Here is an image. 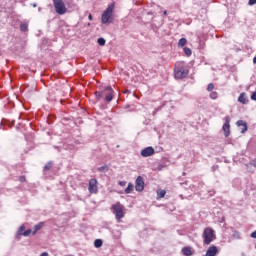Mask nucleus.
I'll return each instance as SVG.
<instances>
[{"instance_id": "1", "label": "nucleus", "mask_w": 256, "mask_h": 256, "mask_svg": "<svg viewBox=\"0 0 256 256\" xmlns=\"http://www.w3.org/2000/svg\"><path fill=\"white\" fill-rule=\"evenodd\" d=\"M189 75V66L187 63L180 61L176 62L174 66V77L175 79H185Z\"/></svg>"}, {"instance_id": "24", "label": "nucleus", "mask_w": 256, "mask_h": 256, "mask_svg": "<svg viewBox=\"0 0 256 256\" xmlns=\"http://www.w3.org/2000/svg\"><path fill=\"white\" fill-rule=\"evenodd\" d=\"M51 167H53V162H48V163L44 166V171H49V169H51Z\"/></svg>"}, {"instance_id": "2", "label": "nucleus", "mask_w": 256, "mask_h": 256, "mask_svg": "<svg viewBox=\"0 0 256 256\" xmlns=\"http://www.w3.org/2000/svg\"><path fill=\"white\" fill-rule=\"evenodd\" d=\"M113 9H115V4H111L108 8L102 13V23H113Z\"/></svg>"}, {"instance_id": "30", "label": "nucleus", "mask_w": 256, "mask_h": 256, "mask_svg": "<svg viewBox=\"0 0 256 256\" xmlns=\"http://www.w3.org/2000/svg\"><path fill=\"white\" fill-rule=\"evenodd\" d=\"M250 237L252 239H256V230L250 234Z\"/></svg>"}, {"instance_id": "23", "label": "nucleus", "mask_w": 256, "mask_h": 256, "mask_svg": "<svg viewBox=\"0 0 256 256\" xmlns=\"http://www.w3.org/2000/svg\"><path fill=\"white\" fill-rule=\"evenodd\" d=\"M97 43H98V45L103 47L105 45L106 41L104 38H98Z\"/></svg>"}, {"instance_id": "8", "label": "nucleus", "mask_w": 256, "mask_h": 256, "mask_svg": "<svg viewBox=\"0 0 256 256\" xmlns=\"http://www.w3.org/2000/svg\"><path fill=\"white\" fill-rule=\"evenodd\" d=\"M113 93H115V91H113L111 86H108L104 89L105 100L107 103H111V101H113Z\"/></svg>"}, {"instance_id": "26", "label": "nucleus", "mask_w": 256, "mask_h": 256, "mask_svg": "<svg viewBox=\"0 0 256 256\" xmlns=\"http://www.w3.org/2000/svg\"><path fill=\"white\" fill-rule=\"evenodd\" d=\"M217 97H219V94L217 92H211L210 93V99H217Z\"/></svg>"}, {"instance_id": "22", "label": "nucleus", "mask_w": 256, "mask_h": 256, "mask_svg": "<svg viewBox=\"0 0 256 256\" xmlns=\"http://www.w3.org/2000/svg\"><path fill=\"white\" fill-rule=\"evenodd\" d=\"M165 194H166L165 190H158L157 191V195L160 199H163V197H165Z\"/></svg>"}, {"instance_id": "21", "label": "nucleus", "mask_w": 256, "mask_h": 256, "mask_svg": "<svg viewBox=\"0 0 256 256\" xmlns=\"http://www.w3.org/2000/svg\"><path fill=\"white\" fill-rule=\"evenodd\" d=\"M28 27H29V25L27 23H22L20 25V31L25 32V31H27Z\"/></svg>"}, {"instance_id": "39", "label": "nucleus", "mask_w": 256, "mask_h": 256, "mask_svg": "<svg viewBox=\"0 0 256 256\" xmlns=\"http://www.w3.org/2000/svg\"><path fill=\"white\" fill-rule=\"evenodd\" d=\"M33 7H37V4H33Z\"/></svg>"}, {"instance_id": "10", "label": "nucleus", "mask_w": 256, "mask_h": 256, "mask_svg": "<svg viewBox=\"0 0 256 256\" xmlns=\"http://www.w3.org/2000/svg\"><path fill=\"white\" fill-rule=\"evenodd\" d=\"M142 157H151V155H155V149L153 147L148 146L141 150Z\"/></svg>"}, {"instance_id": "16", "label": "nucleus", "mask_w": 256, "mask_h": 256, "mask_svg": "<svg viewBox=\"0 0 256 256\" xmlns=\"http://www.w3.org/2000/svg\"><path fill=\"white\" fill-rule=\"evenodd\" d=\"M94 247H96V249H99V247H103V240L101 239H96L94 241Z\"/></svg>"}, {"instance_id": "18", "label": "nucleus", "mask_w": 256, "mask_h": 256, "mask_svg": "<svg viewBox=\"0 0 256 256\" xmlns=\"http://www.w3.org/2000/svg\"><path fill=\"white\" fill-rule=\"evenodd\" d=\"M25 233V225H22L18 231H17V237H20V235H23Z\"/></svg>"}, {"instance_id": "37", "label": "nucleus", "mask_w": 256, "mask_h": 256, "mask_svg": "<svg viewBox=\"0 0 256 256\" xmlns=\"http://www.w3.org/2000/svg\"><path fill=\"white\" fill-rule=\"evenodd\" d=\"M252 165H253V167H255V168H256V159H255V160H253Z\"/></svg>"}, {"instance_id": "4", "label": "nucleus", "mask_w": 256, "mask_h": 256, "mask_svg": "<svg viewBox=\"0 0 256 256\" xmlns=\"http://www.w3.org/2000/svg\"><path fill=\"white\" fill-rule=\"evenodd\" d=\"M124 207L121 203H116L112 206V213L115 215L116 219L121 221L125 217V212L123 211Z\"/></svg>"}, {"instance_id": "31", "label": "nucleus", "mask_w": 256, "mask_h": 256, "mask_svg": "<svg viewBox=\"0 0 256 256\" xmlns=\"http://www.w3.org/2000/svg\"><path fill=\"white\" fill-rule=\"evenodd\" d=\"M248 4H249V5H256V0H249V1H248Z\"/></svg>"}, {"instance_id": "5", "label": "nucleus", "mask_w": 256, "mask_h": 256, "mask_svg": "<svg viewBox=\"0 0 256 256\" xmlns=\"http://www.w3.org/2000/svg\"><path fill=\"white\" fill-rule=\"evenodd\" d=\"M54 9L58 15H65L67 13V7H65V2L63 0H53Z\"/></svg>"}, {"instance_id": "27", "label": "nucleus", "mask_w": 256, "mask_h": 256, "mask_svg": "<svg viewBox=\"0 0 256 256\" xmlns=\"http://www.w3.org/2000/svg\"><path fill=\"white\" fill-rule=\"evenodd\" d=\"M95 95H96V99H101V97H103V95H105V94L103 91V92H96Z\"/></svg>"}, {"instance_id": "38", "label": "nucleus", "mask_w": 256, "mask_h": 256, "mask_svg": "<svg viewBox=\"0 0 256 256\" xmlns=\"http://www.w3.org/2000/svg\"><path fill=\"white\" fill-rule=\"evenodd\" d=\"M163 14H164V15H167V10H165V11L163 12Z\"/></svg>"}, {"instance_id": "15", "label": "nucleus", "mask_w": 256, "mask_h": 256, "mask_svg": "<svg viewBox=\"0 0 256 256\" xmlns=\"http://www.w3.org/2000/svg\"><path fill=\"white\" fill-rule=\"evenodd\" d=\"M133 189H135V186L132 183H129L127 188L125 189L126 195H129L130 193H133Z\"/></svg>"}, {"instance_id": "11", "label": "nucleus", "mask_w": 256, "mask_h": 256, "mask_svg": "<svg viewBox=\"0 0 256 256\" xmlns=\"http://www.w3.org/2000/svg\"><path fill=\"white\" fill-rule=\"evenodd\" d=\"M238 103H241L242 105H247L249 103V99H247V94L242 92L238 97Z\"/></svg>"}, {"instance_id": "36", "label": "nucleus", "mask_w": 256, "mask_h": 256, "mask_svg": "<svg viewBox=\"0 0 256 256\" xmlns=\"http://www.w3.org/2000/svg\"><path fill=\"white\" fill-rule=\"evenodd\" d=\"M20 181H21V182L25 181V176H21V177H20Z\"/></svg>"}, {"instance_id": "32", "label": "nucleus", "mask_w": 256, "mask_h": 256, "mask_svg": "<svg viewBox=\"0 0 256 256\" xmlns=\"http://www.w3.org/2000/svg\"><path fill=\"white\" fill-rule=\"evenodd\" d=\"M252 101H256V91L251 95Z\"/></svg>"}, {"instance_id": "20", "label": "nucleus", "mask_w": 256, "mask_h": 256, "mask_svg": "<svg viewBox=\"0 0 256 256\" xmlns=\"http://www.w3.org/2000/svg\"><path fill=\"white\" fill-rule=\"evenodd\" d=\"M183 51H184L186 57H191L192 51L190 50V48L184 47Z\"/></svg>"}, {"instance_id": "7", "label": "nucleus", "mask_w": 256, "mask_h": 256, "mask_svg": "<svg viewBox=\"0 0 256 256\" xmlns=\"http://www.w3.org/2000/svg\"><path fill=\"white\" fill-rule=\"evenodd\" d=\"M97 183H98L97 179H95V178L90 179L89 186H88L89 193L95 194V193H97V191H99Z\"/></svg>"}, {"instance_id": "34", "label": "nucleus", "mask_w": 256, "mask_h": 256, "mask_svg": "<svg viewBox=\"0 0 256 256\" xmlns=\"http://www.w3.org/2000/svg\"><path fill=\"white\" fill-rule=\"evenodd\" d=\"M88 19H89V21H93V16L91 14H89Z\"/></svg>"}, {"instance_id": "12", "label": "nucleus", "mask_w": 256, "mask_h": 256, "mask_svg": "<svg viewBox=\"0 0 256 256\" xmlns=\"http://www.w3.org/2000/svg\"><path fill=\"white\" fill-rule=\"evenodd\" d=\"M237 127H242L241 128V133H245L247 131V122L243 120H238L236 122Z\"/></svg>"}, {"instance_id": "14", "label": "nucleus", "mask_w": 256, "mask_h": 256, "mask_svg": "<svg viewBox=\"0 0 256 256\" xmlns=\"http://www.w3.org/2000/svg\"><path fill=\"white\" fill-rule=\"evenodd\" d=\"M182 254L184 256H191V255H193V251L191 250V247H189V246L183 247L182 248Z\"/></svg>"}, {"instance_id": "6", "label": "nucleus", "mask_w": 256, "mask_h": 256, "mask_svg": "<svg viewBox=\"0 0 256 256\" xmlns=\"http://www.w3.org/2000/svg\"><path fill=\"white\" fill-rule=\"evenodd\" d=\"M224 120H225V123L223 124L222 129L224 131L225 137H229L231 135V125H230L231 118L229 116H226Z\"/></svg>"}, {"instance_id": "17", "label": "nucleus", "mask_w": 256, "mask_h": 256, "mask_svg": "<svg viewBox=\"0 0 256 256\" xmlns=\"http://www.w3.org/2000/svg\"><path fill=\"white\" fill-rule=\"evenodd\" d=\"M185 45H187V39L186 38H181L178 41V47H185Z\"/></svg>"}, {"instance_id": "13", "label": "nucleus", "mask_w": 256, "mask_h": 256, "mask_svg": "<svg viewBox=\"0 0 256 256\" xmlns=\"http://www.w3.org/2000/svg\"><path fill=\"white\" fill-rule=\"evenodd\" d=\"M218 250L216 248V246H210L208 248V250L206 251V255L205 256H215L217 255Z\"/></svg>"}, {"instance_id": "29", "label": "nucleus", "mask_w": 256, "mask_h": 256, "mask_svg": "<svg viewBox=\"0 0 256 256\" xmlns=\"http://www.w3.org/2000/svg\"><path fill=\"white\" fill-rule=\"evenodd\" d=\"M120 187H125L127 185L126 181H120L119 182Z\"/></svg>"}, {"instance_id": "35", "label": "nucleus", "mask_w": 256, "mask_h": 256, "mask_svg": "<svg viewBox=\"0 0 256 256\" xmlns=\"http://www.w3.org/2000/svg\"><path fill=\"white\" fill-rule=\"evenodd\" d=\"M40 256H49V253L43 252Z\"/></svg>"}, {"instance_id": "25", "label": "nucleus", "mask_w": 256, "mask_h": 256, "mask_svg": "<svg viewBox=\"0 0 256 256\" xmlns=\"http://www.w3.org/2000/svg\"><path fill=\"white\" fill-rule=\"evenodd\" d=\"M32 233H33V230L28 229V230H26V231L23 232V236H24V237H29Z\"/></svg>"}, {"instance_id": "9", "label": "nucleus", "mask_w": 256, "mask_h": 256, "mask_svg": "<svg viewBox=\"0 0 256 256\" xmlns=\"http://www.w3.org/2000/svg\"><path fill=\"white\" fill-rule=\"evenodd\" d=\"M145 189V181H143V177L138 176L135 181V190L141 193Z\"/></svg>"}, {"instance_id": "3", "label": "nucleus", "mask_w": 256, "mask_h": 256, "mask_svg": "<svg viewBox=\"0 0 256 256\" xmlns=\"http://www.w3.org/2000/svg\"><path fill=\"white\" fill-rule=\"evenodd\" d=\"M204 245H211L215 241V231L211 228H206L202 234Z\"/></svg>"}, {"instance_id": "19", "label": "nucleus", "mask_w": 256, "mask_h": 256, "mask_svg": "<svg viewBox=\"0 0 256 256\" xmlns=\"http://www.w3.org/2000/svg\"><path fill=\"white\" fill-rule=\"evenodd\" d=\"M43 227V223H40L38 225L34 226V231L32 232L33 235H35V233H37V231L41 230V228Z\"/></svg>"}, {"instance_id": "28", "label": "nucleus", "mask_w": 256, "mask_h": 256, "mask_svg": "<svg viewBox=\"0 0 256 256\" xmlns=\"http://www.w3.org/2000/svg\"><path fill=\"white\" fill-rule=\"evenodd\" d=\"M215 89V85L213 83L208 84L207 91H213Z\"/></svg>"}, {"instance_id": "33", "label": "nucleus", "mask_w": 256, "mask_h": 256, "mask_svg": "<svg viewBox=\"0 0 256 256\" xmlns=\"http://www.w3.org/2000/svg\"><path fill=\"white\" fill-rule=\"evenodd\" d=\"M105 166H102V167H100V168H98V171H100V172H103V171H105Z\"/></svg>"}]
</instances>
